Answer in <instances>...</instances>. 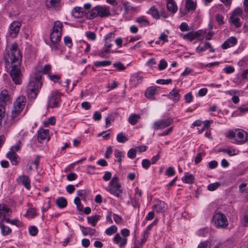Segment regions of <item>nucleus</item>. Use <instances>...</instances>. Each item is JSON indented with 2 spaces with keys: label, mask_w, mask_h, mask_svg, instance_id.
I'll return each mask as SVG.
<instances>
[{
  "label": "nucleus",
  "mask_w": 248,
  "mask_h": 248,
  "mask_svg": "<svg viewBox=\"0 0 248 248\" xmlns=\"http://www.w3.org/2000/svg\"><path fill=\"white\" fill-rule=\"evenodd\" d=\"M5 51L8 58L5 57V68L8 71L11 78H20L23 76L20 70V63L22 55L16 44L7 46Z\"/></svg>",
  "instance_id": "1"
},
{
  "label": "nucleus",
  "mask_w": 248,
  "mask_h": 248,
  "mask_svg": "<svg viewBox=\"0 0 248 248\" xmlns=\"http://www.w3.org/2000/svg\"><path fill=\"white\" fill-rule=\"evenodd\" d=\"M110 15V8L106 5H97L86 14V18L93 19L97 16L108 17Z\"/></svg>",
  "instance_id": "2"
},
{
  "label": "nucleus",
  "mask_w": 248,
  "mask_h": 248,
  "mask_svg": "<svg viewBox=\"0 0 248 248\" xmlns=\"http://www.w3.org/2000/svg\"><path fill=\"white\" fill-rule=\"evenodd\" d=\"M247 134L242 129H236L228 132L227 137L234 144H243L247 140Z\"/></svg>",
  "instance_id": "3"
},
{
  "label": "nucleus",
  "mask_w": 248,
  "mask_h": 248,
  "mask_svg": "<svg viewBox=\"0 0 248 248\" xmlns=\"http://www.w3.org/2000/svg\"><path fill=\"white\" fill-rule=\"evenodd\" d=\"M8 115L3 105L0 104V131L3 134L7 133L11 129L12 123L7 121Z\"/></svg>",
  "instance_id": "4"
},
{
  "label": "nucleus",
  "mask_w": 248,
  "mask_h": 248,
  "mask_svg": "<svg viewBox=\"0 0 248 248\" xmlns=\"http://www.w3.org/2000/svg\"><path fill=\"white\" fill-rule=\"evenodd\" d=\"M42 85V78H32L30 80L27 89V94L30 99H34L36 98Z\"/></svg>",
  "instance_id": "5"
},
{
  "label": "nucleus",
  "mask_w": 248,
  "mask_h": 248,
  "mask_svg": "<svg viewBox=\"0 0 248 248\" xmlns=\"http://www.w3.org/2000/svg\"><path fill=\"white\" fill-rule=\"evenodd\" d=\"M106 190L115 197L121 198V194L123 193V190L121 189V186L119 183L118 178L116 176H114L112 178Z\"/></svg>",
  "instance_id": "6"
},
{
  "label": "nucleus",
  "mask_w": 248,
  "mask_h": 248,
  "mask_svg": "<svg viewBox=\"0 0 248 248\" xmlns=\"http://www.w3.org/2000/svg\"><path fill=\"white\" fill-rule=\"evenodd\" d=\"M212 222L218 228H225L228 225V221L226 217L220 212L215 213L214 214Z\"/></svg>",
  "instance_id": "7"
},
{
  "label": "nucleus",
  "mask_w": 248,
  "mask_h": 248,
  "mask_svg": "<svg viewBox=\"0 0 248 248\" xmlns=\"http://www.w3.org/2000/svg\"><path fill=\"white\" fill-rule=\"evenodd\" d=\"M243 10L241 8L235 9L231 15L230 17V23L233 24L236 28L241 26L240 17H242Z\"/></svg>",
  "instance_id": "8"
},
{
  "label": "nucleus",
  "mask_w": 248,
  "mask_h": 248,
  "mask_svg": "<svg viewBox=\"0 0 248 248\" xmlns=\"http://www.w3.org/2000/svg\"><path fill=\"white\" fill-rule=\"evenodd\" d=\"M61 93L58 91L52 92L48 97V106L50 108H56L61 101Z\"/></svg>",
  "instance_id": "9"
},
{
  "label": "nucleus",
  "mask_w": 248,
  "mask_h": 248,
  "mask_svg": "<svg viewBox=\"0 0 248 248\" xmlns=\"http://www.w3.org/2000/svg\"><path fill=\"white\" fill-rule=\"evenodd\" d=\"M21 26V23L19 21H13L9 25L7 35L12 38L16 37L18 34Z\"/></svg>",
  "instance_id": "10"
},
{
  "label": "nucleus",
  "mask_w": 248,
  "mask_h": 248,
  "mask_svg": "<svg viewBox=\"0 0 248 248\" xmlns=\"http://www.w3.org/2000/svg\"><path fill=\"white\" fill-rule=\"evenodd\" d=\"M62 28L63 25L62 22L58 20L54 21L50 34V38L61 39Z\"/></svg>",
  "instance_id": "11"
},
{
  "label": "nucleus",
  "mask_w": 248,
  "mask_h": 248,
  "mask_svg": "<svg viewBox=\"0 0 248 248\" xmlns=\"http://www.w3.org/2000/svg\"><path fill=\"white\" fill-rule=\"evenodd\" d=\"M172 123V119L170 118L158 120L154 123L152 128L155 130L163 129L169 126Z\"/></svg>",
  "instance_id": "12"
},
{
  "label": "nucleus",
  "mask_w": 248,
  "mask_h": 248,
  "mask_svg": "<svg viewBox=\"0 0 248 248\" xmlns=\"http://www.w3.org/2000/svg\"><path fill=\"white\" fill-rule=\"evenodd\" d=\"M12 213L11 210L5 204H0V219L9 222V217Z\"/></svg>",
  "instance_id": "13"
},
{
  "label": "nucleus",
  "mask_w": 248,
  "mask_h": 248,
  "mask_svg": "<svg viewBox=\"0 0 248 248\" xmlns=\"http://www.w3.org/2000/svg\"><path fill=\"white\" fill-rule=\"evenodd\" d=\"M112 241L119 248H124L127 243V238H125L122 236L119 233H117L115 234Z\"/></svg>",
  "instance_id": "14"
},
{
  "label": "nucleus",
  "mask_w": 248,
  "mask_h": 248,
  "mask_svg": "<svg viewBox=\"0 0 248 248\" xmlns=\"http://www.w3.org/2000/svg\"><path fill=\"white\" fill-rule=\"evenodd\" d=\"M206 33V31L203 30H198L195 32H188L186 34H181V36L185 40L192 41L196 38L200 37L201 35Z\"/></svg>",
  "instance_id": "15"
},
{
  "label": "nucleus",
  "mask_w": 248,
  "mask_h": 248,
  "mask_svg": "<svg viewBox=\"0 0 248 248\" xmlns=\"http://www.w3.org/2000/svg\"><path fill=\"white\" fill-rule=\"evenodd\" d=\"M26 103V98L25 96H19L14 104L13 108L22 111Z\"/></svg>",
  "instance_id": "16"
},
{
  "label": "nucleus",
  "mask_w": 248,
  "mask_h": 248,
  "mask_svg": "<svg viewBox=\"0 0 248 248\" xmlns=\"http://www.w3.org/2000/svg\"><path fill=\"white\" fill-rule=\"evenodd\" d=\"M154 225V222H153L152 223L147 226L145 230L143 231L141 234V238L140 239L139 246L142 247L143 244L146 242L148 238L149 237L150 232Z\"/></svg>",
  "instance_id": "17"
},
{
  "label": "nucleus",
  "mask_w": 248,
  "mask_h": 248,
  "mask_svg": "<svg viewBox=\"0 0 248 248\" xmlns=\"http://www.w3.org/2000/svg\"><path fill=\"white\" fill-rule=\"evenodd\" d=\"M155 204L153 206V209L157 213H162L167 209L165 203L159 200L155 201Z\"/></svg>",
  "instance_id": "18"
},
{
  "label": "nucleus",
  "mask_w": 248,
  "mask_h": 248,
  "mask_svg": "<svg viewBox=\"0 0 248 248\" xmlns=\"http://www.w3.org/2000/svg\"><path fill=\"white\" fill-rule=\"evenodd\" d=\"M51 65L49 64H46L44 66L38 65L35 67L34 72L36 75L49 74V72L51 69Z\"/></svg>",
  "instance_id": "19"
},
{
  "label": "nucleus",
  "mask_w": 248,
  "mask_h": 248,
  "mask_svg": "<svg viewBox=\"0 0 248 248\" xmlns=\"http://www.w3.org/2000/svg\"><path fill=\"white\" fill-rule=\"evenodd\" d=\"M87 13H86L84 11L83 8L78 6L74 7L71 12L72 16L76 18H81L84 16V15L86 16Z\"/></svg>",
  "instance_id": "20"
},
{
  "label": "nucleus",
  "mask_w": 248,
  "mask_h": 248,
  "mask_svg": "<svg viewBox=\"0 0 248 248\" xmlns=\"http://www.w3.org/2000/svg\"><path fill=\"white\" fill-rule=\"evenodd\" d=\"M61 40V38H50V46L52 50L57 51L62 50V47L60 44Z\"/></svg>",
  "instance_id": "21"
},
{
  "label": "nucleus",
  "mask_w": 248,
  "mask_h": 248,
  "mask_svg": "<svg viewBox=\"0 0 248 248\" xmlns=\"http://www.w3.org/2000/svg\"><path fill=\"white\" fill-rule=\"evenodd\" d=\"M237 42V39L234 37H231L226 40L221 46L223 49H226L235 46Z\"/></svg>",
  "instance_id": "22"
},
{
  "label": "nucleus",
  "mask_w": 248,
  "mask_h": 248,
  "mask_svg": "<svg viewBox=\"0 0 248 248\" xmlns=\"http://www.w3.org/2000/svg\"><path fill=\"white\" fill-rule=\"evenodd\" d=\"M49 138V130L48 129H44L40 128L38 132V140L39 142H41L46 139Z\"/></svg>",
  "instance_id": "23"
},
{
  "label": "nucleus",
  "mask_w": 248,
  "mask_h": 248,
  "mask_svg": "<svg viewBox=\"0 0 248 248\" xmlns=\"http://www.w3.org/2000/svg\"><path fill=\"white\" fill-rule=\"evenodd\" d=\"M17 180L21 182L27 189L28 190L30 189L31 187L30 184L31 181L28 176L22 175L19 176Z\"/></svg>",
  "instance_id": "24"
},
{
  "label": "nucleus",
  "mask_w": 248,
  "mask_h": 248,
  "mask_svg": "<svg viewBox=\"0 0 248 248\" xmlns=\"http://www.w3.org/2000/svg\"><path fill=\"white\" fill-rule=\"evenodd\" d=\"M207 49H209L210 52H214L215 51V49L212 47L211 44L208 42H205L203 46H198L196 49V51L197 52L200 53L203 52Z\"/></svg>",
  "instance_id": "25"
},
{
  "label": "nucleus",
  "mask_w": 248,
  "mask_h": 248,
  "mask_svg": "<svg viewBox=\"0 0 248 248\" xmlns=\"http://www.w3.org/2000/svg\"><path fill=\"white\" fill-rule=\"evenodd\" d=\"M156 92V87L153 86L150 87L146 89L145 92V95L147 98L150 99L154 100L155 99L154 95L155 94Z\"/></svg>",
  "instance_id": "26"
},
{
  "label": "nucleus",
  "mask_w": 248,
  "mask_h": 248,
  "mask_svg": "<svg viewBox=\"0 0 248 248\" xmlns=\"http://www.w3.org/2000/svg\"><path fill=\"white\" fill-rule=\"evenodd\" d=\"M181 179L183 183L191 184L194 182L195 176L188 172H185Z\"/></svg>",
  "instance_id": "27"
},
{
  "label": "nucleus",
  "mask_w": 248,
  "mask_h": 248,
  "mask_svg": "<svg viewBox=\"0 0 248 248\" xmlns=\"http://www.w3.org/2000/svg\"><path fill=\"white\" fill-rule=\"evenodd\" d=\"M135 22L138 23L140 27H147L150 25V23L146 17L141 16L136 18Z\"/></svg>",
  "instance_id": "28"
},
{
  "label": "nucleus",
  "mask_w": 248,
  "mask_h": 248,
  "mask_svg": "<svg viewBox=\"0 0 248 248\" xmlns=\"http://www.w3.org/2000/svg\"><path fill=\"white\" fill-rule=\"evenodd\" d=\"M80 228L81 229L82 233L84 236L88 235L92 236L94 235L96 232V230L94 229H93L90 227H85L80 226Z\"/></svg>",
  "instance_id": "29"
},
{
  "label": "nucleus",
  "mask_w": 248,
  "mask_h": 248,
  "mask_svg": "<svg viewBox=\"0 0 248 248\" xmlns=\"http://www.w3.org/2000/svg\"><path fill=\"white\" fill-rule=\"evenodd\" d=\"M0 100L1 102L4 103L11 102V97L8 93V92L4 90L0 93Z\"/></svg>",
  "instance_id": "30"
},
{
  "label": "nucleus",
  "mask_w": 248,
  "mask_h": 248,
  "mask_svg": "<svg viewBox=\"0 0 248 248\" xmlns=\"http://www.w3.org/2000/svg\"><path fill=\"white\" fill-rule=\"evenodd\" d=\"M101 216L98 215H95L88 217H87L88 223L94 227L96 225L98 221L100 219Z\"/></svg>",
  "instance_id": "31"
},
{
  "label": "nucleus",
  "mask_w": 248,
  "mask_h": 248,
  "mask_svg": "<svg viewBox=\"0 0 248 248\" xmlns=\"http://www.w3.org/2000/svg\"><path fill=\"white\" fill-rule=\"evenodd\" d=\"M54 83H58L59 85L68 87L69 85V80L67 78H51Z\"/></svg>",
  "instance_id": "32"
},
{
  "label": "nucleus",
  "mask_w": 248,
  "mask_h": 248,
  "mask_svg": "<svg viewBox=\"0 0 248 248\" xmlns=\"http://www.w3.org/2000/svg\"><path fill=\"white\" fill-rule=\"evenodd\" d=\"M167 7L168 10L172 13H174L177 11V6L174 0L167 1Z\"/></svg>",
  "instance_id": "33"
},
{
  "label": "nucleus",
  "mask_w": 248,
  "mask_h": 248,
  "mask_svg": "<svg viewBox=\"0 0 248 248\" xmlns=\"http://www.w3.org/2000/svg\"><path fill=\"white\" fill-rule=\"evenodd\" d=\"M169 98L172 100L174 102H177L179 101L180 98V94L179 93V91L173 89L171 91L169 94Z\"/></svg>",
  "instance_id": "34"
},
{
  "label": "nucleus",
  "mask_w": 248,
  "mask_h": 248,
  "mask_svg": "<svg viewBox=\"0 0 248 248\" xmlns=\"http://www.w3.org/2000/svg\"><path fill=\"white\" fill-rule=\"evenodd\" d=\"M222 151L227 154L230 156L235 155L238 153V151L235 148L232 147H228L225 149H222Z\"/></svg>",
  "instance_id": "35"
},
{
  "label": "nucleus",
  "mask_w": 248,
  "mask_h": 248,
  "mask_svg": "<svg viewBox=\"0 0 248 248\" xmlns=\"http://www.w3.org/2000/svg\"><path fill=\"white\" fill-rule=\"evenodd\" d=\"M122 4L124 8L125 14H127L130 11H135L137 10V8L132 6L127 1H123Z\"/></svg>",
  "instance_id": "36"
},
{
  "label": "nucleus",
  "mask_w": 248,
  "mask_h": 248,
  "mask_svg": "<svg viewBox=\"0 0 248 248\" xmlns=\"http://www.w3.org/2000/svg\"><path fill=\"white\" fill-rule=\"evenodd\" d=\"M37 215L36 209L33 207H30L27 211L25 216L29 218L35 217Z\"/></svg>",
  "instance_id": "37"
},
{
  "label": "nucleus",
  "mask_w": 248,
  "mask_h": 248,
  "mask_svg": "<svg viewBox=\"0 0 248 248\" xmlns=\"http://www.w3.org/2000/svg\"><path fill=\"white\" fill-rule=\"evenodd\" d=\"M20 110L13 108L12 110L11 117L14 122H16L20 118Z\"/></svg>",
  "instance_id": "38"
},
{
  "label": "nucleus",
  "mask_w": 248,
  "mask_h": 248,
  "mask_svg": "<svg viewBox=\"0 0 248 248\" xmlns=\"http://www.w3.org/2000/svg\"><path fill=\"white\" fill-rule=\"evenodd\" d=\"M56 203L58 206L60 208H63L65 207L67 204L66 199L63 197L58 198L56 200Z\"/></svg>",
  "instance_id": "39"
},
{
  "label": "nucleus",
  "mask_w": 248,
  "mask_h": 248,
  "mask_svg": "<svg viewBox=\"0 0 248 248\" xmlns=\"http://www.w3.org/2000/svg\"><path fill=\"white\" fill-rule=\"evenodd\" d=\"M7 157L10 160L13 165L17 163V155L15 153L8 152L7 154Z\"/></svg>",
  "instance_id": "40"
},
{
  "label": "nucleus",
  "mask_w": 248,
  "mask_h": 248,
  "mask_svg": "<svg viewBox=\"0 0 248 248\" xmlns=\"http://www.w3.org/2000/svg\"><path fill=\"white\" fill-rule=\"evenodd\" d=\"M140 118V116L139 115L132 114L128 118V122L130 124L134 125L138 123Z\"/></svg>",
  "instance_id": "41"
},
{
  "label": "nucleus",
  "mask_w": 248,
  "mask_h": 248,
  "mask_svg": "<svg viewBox=\"0 0 248 248\" xmlns=\"http://www.w3.org/2000/svg\"><path fill=\"white\" fill-rule=\"evenodd\" d=\"M117 227L116 225H113L106 229L105 233L107 235L110 236L115 233L117 232Z\"/></svg>",
  "instance_id": "42"
},
{
  "label": "nucleus",
  "mask_w": 248,
  "mask_h": 248,
  "mask_svg": "<svg viewBox=\"0 0 248 248\" xmlns=\"http://www.w3.org/2000/svg\"><path fill=\"white\" fill-rule=\"evenodd\" d=\"M111 63L110 61H95L93 62L94 65L97 67H105L110 65Z\"/></svg>",
  "instance_id": "43"
},
{
  "label": "nucleus",
  "mask_w": 248,
  "mask_h": 248,
  "mask_svg": "<svg viewBox=\"0 0 248 248\" xmlns=\"http://www.w3.org/2000/svg\"><path fill=\"white\" fill-rule=\"evenodd\" d=\"M196 3L191 0H186V8L188 11H193L196 8Z\"/></svg>",
  "instance_id": "44"
},
{
  "label": "nucleus",
  "mask_w": 248,
  "mask_h": 248,
  "mask_svg": "<svg viewBox=\"0 0 248 248\" xmlns=\"http://www.w3.org/2000/svg\"><path fill=\"white\" fill-rule=\"evenodd\" d=\"M114 156L117 158V161L120 164L122 163L123 158L124 156V154L121 151L115 150L114 151Z\"/></svg>",
  "instance_id": "45"
},
{
  "label": "nucleus",
  "mask_w": 248,
  "mask_h": 248,
  "mask_svg": "<svg viewBox=\"0 0 248 248\" xmlns=\"http://www.w3.org/2000/svg\"><path fill=\"white\" fill-rule=\"evenodd\" d=\"M59 0H49L47 1V6L51 8H56L59 7Z\"/></svg>",
  "instance_id": "46"
},
{
  "label": "nucleus",
  "mask_w": 248,
  "mask_h": 248,
  "mask_svg": "<svg viewBox=\"0 0 248 248\" xmlns=\"http://www.w3.org/2000/svg\"><path fill=\"white\" fill-rule=\"evenodd\" d=\"M241 223L244 227H248V211L243 214L241 219Z\"/></svg>",
  "instance_id": "47"
},
{
  "label": "nucleus",
  "mask_w": 248,
  "mask_h": 248,
  "mask_svg": "<svg viewBox=\"0 0 248 248\" xmlns=\"http://www.w3.org/2000/svg\"><path fill=\"white\" fill-rule=\"evenodd\" d=\"M0 228L1 233L4 236L7 235L11 232V230L9 227L5 226L4 225H1L0 226Z\"/></svg>",
  "instance_id": "48"
},
{
  "label": "nucleus",
  "mask_w": 248,
  "mask_h": 248,
  "mask_svg": "<svg viewBox=\"0 0 248 248\" xmlns=\"http://www.w3.org/2000/svg\"><path fill=\"white\" fill-rule=\"evenodd\" d=\"M148 13L155 18H157L159 17V12L155 7L151 8L149 10Z\"/></svg>",
  "instance_id": "49"
},
{
  "label": "nucleus",
  "mask_w": 248,
  "mask_h": 248,
  "mask_svg": "<svg viewBox=\"0 0 248 248\" xmlns=\"http://www.w3.org/2000/svg\"><path fill=\"white\" fill-rule=\"evenodd\" d=\"M220 186L219 182H215L208 185L207 188L209 191H212L216 190Z\"/></svg>",
  "instance_id": "50"
},
{
  "label": "nucleus",
  "mask_w": 248,
  "mask_h": 248,
  "mask_svg": "<svg viewBox=\"0 0 248 248\" xmlns=\"http://www.w3.org/2000/svg\"><path fill=\"white\" fill-rule=\"evenodd\" d=\"M20 144L21 142L19 141H17L14 145L11 147L9 152L16 153V152L18 151L20 149Z\"/></svg>",
  "instance_id": "51"
},
{
  "label": "nucleus",
  "mask_w": 248,
  "mask_h": 248,
  "mask_svg": "<svg viewBox=\"0 0 248 248\" xmlns=\"http://www.w3.org/2000/svg\"><path fill=\"white\" fill-rule=\"evenodd\" d=\"M171 78H168L164 79L163 78H159L156 81V83L162 85H167L171 83Z\"/></svg>",
  "instance_id": "52"
},
{
  "label": "nucleus",
  "mask_w": 248,
  "mask_h": 248,
  "mask_svg": "<svg viewBox=\"0 0 248 248\" xmlns=\"http://www.w3.org/2000/svg\"><path fill=\"white\" fill-rule=\"evenodd\" d=\"M116 139L117 141L120 143H124L127 141L128 140L127 138L122 133L118 134Z\"/></svg>",
  "instance_id": "53"
},
{
  "label": "nucleus",
  "mask_w": 248,
  "mask_h": 248,
  "mask_svg": "<svg viewBox=\"0 0 248 248\" xmlns=\"http://www.w3.org/2000/svg\"><path fill=\"white\" fill-rule=\"evenodd\" d=\"M168 66L167 62L164 59H161L158 64V68L160 70H162L166 68Z\"/></svg>",
  "instance_id": "54"
},
{
  "label": "nucleus",
  "mask_w": 248,
  "mask_h": 248,
  "mask_svg": "<svg viewBox=\"0 0 248 248\" xmlns=\"http://www.w3.org/2000/svg\"><path fill=\"white\" fill-rule=\"evenodd\" d=\"M55 122L56 119L55 117H51L48 118L46 121H45L44 122V124L46 126H48V125H54L55 124Z\"/></svg>",
  "instance_id": "55"
},
{
  "label": "nucleus",
  "mask_w": 248,
  "mask_h": 248,
  "mask_svg": "<svg viewBox=\"0 0 248 248\" xmlns=\"http://www.w3.org/2000/svg\"><path fill=\"white\" fill-rule=\"evenodd\" d=\"M119 233L122 236L124 237L125 238H127V237L130 235V231L128 229L126 228H124L120 231V233Z\"/></svg>",
  "instance_id": "56"
},
{
  "label": "nucleus",
  "mask_w": 248,
  "mask_h": 248,
  "mask_svg": "<svg viewBox=\"0 0 248 248\" xmlns=\"http://www.w3.org/2000/svg\"><path fill=\"white\" fill-rule=\"evenodd\" d=\"M209 229L208 228H202L198 232V235L200 236H205L208 234Z\"/></svg>",
  "instance_id": "57"
},
{
  "label": "nucleus",
  "mask_w": 248,
  "mask_h": 248,
  "mask_svg": "<svg viewBox=\"0 0 248 248\" xmlns=\"http://www.w3.org/2000/svg\"><path fill=\"white\" fill-rule=\"evenodd\" d=\"M136 153H137V150H136V148L135 149H133V148L130 149L127 153V156L129 158H130L131 159H133L136 157Z\"/></svg>",
  "instance_id": "58"
},
{
  "label": "nucleus",
  "mask_w": 248,
  "mask_h": 248,
  "mask_svg": "<svg viewBox=\"0 0 248 248\" xmlns=\"http://www.w3.org/2000/svg\"><path fill=\"white\" fill-rule=\"evenodd\" d=\"M64 42L65 45L69 48L73 45L72 39L69 36H65L64 38Z\"/></svg>",
  "instance_id": "59"
},
{
  "label": "nucleus",
  "mask_w": 248,
  "mask_h": 248,
  "mask_svg": "<svg viewBox=\"0 0 248 248\" xmlns=\"http://www.w3.org/2000/svg\"><path fill=\"white\" fill-rule=\"evenodd\" d=\"M211 248V244L208 241H204L200 243L198 245L197 248Z\"/></svg>",
  "instance_id": "60"
},
{
  "label": "nucleus",
  "mask_w": 248,
  "mask_h": 248,
  "mask_svg": "<svg viewBox=\"0 0 248 248\" xmlns=\"http://www.w3.org/2000/svg\"><path fill=\"white\" fill-rule=\"evenodd\" d=\"M30 234L32 236H35L38 232V229L34 226H30L29 228Z\"/></svg>",
  "instance_id": "61"
},
{
  "label": "nucleus",
  "mask_w": 248,
  "mask_h": 248,
  "mask_svg": "<svg viewBox=\"0 0 248 248\" xmlns=\"http://www.w3.org/2000/svg\"><path fill=\"white\" fill-rule=\"evenodd\" d=\"M159 39L162 41V45H163L165 43L168 42L169 40L168 39V35L165 33H162L159 37Z\"/></svg>",
  "instance_id": "62"
},
{
  "label": "nucleus",
  "mask_w": 248,
  "mask_h": 248,
  "mask_svg": "<svg viewBox=\"0 0 248 248\" xmlns=\"http://www.w3.org/2000/svg\"><path fill=\"white\" fill-rule=\"evenodd\" d=\"M74 203L77 205L78 210L81 211L82 209V206L80 202V199L78 197H76L74 199Z\"/></svg>",
  "instance_id": "63"
},
{
  "label": "nucleus",
  "mask_w": 248,
  "mask_h": 248,
  "mask_svg": "<svg viewBox=\"0 0 248 248\" xmlns=\"http://www.w3.org/2000/svg\"><path fill=\"white\" fill-rule=\"evenodd\" d=\"M115 37V33L114 32H110L107 34L105 37H104V40L105 41H108L110 42L111 41L112 39H114Z\"/></svg>",
  "instance_id": "64"
}]
</instances>
